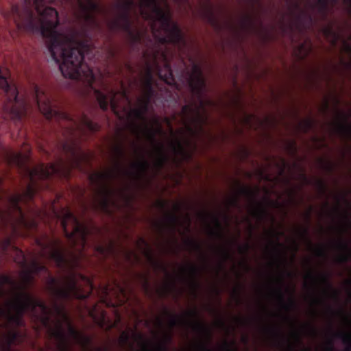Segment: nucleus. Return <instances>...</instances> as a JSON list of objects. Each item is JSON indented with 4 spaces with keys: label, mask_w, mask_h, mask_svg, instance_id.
Listing matches in <instances>:
<instances>
[{
    "label": "nucleus",
    "mask_w": 351,
    "mask_h": 351,
    "mask_svg": "<svg viewBox=\"0 0 351 351\" xmlns=\"http://www.w3.org/2000/svg\"><path fill=\"white\" fill-rule=\"evenodd\" d=\"M334 247L339 251V254L335 257V261L344 262L350 258L351 252L346 243L338 241Z\"/></svg>",
    "instance_id": "33"
},
{
    "label": "nucleus",
    "mask_w": 351,
    "mask_h": 351,
    "mask_svg": "<svg viewBox=\"0 0 351 351\" xmlns=\"http://www.w3.org/2000/svg\"><path fill=\"white\" fill-rule=\"evenodd\" d=\"M33 195V189L28 186L27 192L23 195H13L9 199V209L6 214L0 211V223H10L14 227L32 228L36 223L22 210V205L30 199Z\"/></svg>",
    "instance_id": "13"
},
{
    "label": "nucleus",
    "mask_w": 351,
    "mask_h": 351,
    "mask_svg": "<svg viewBox=\"0 0 351 351\" xmlns=\"http://www.w3.org/2000/svg\"><path fill=\"white\" fill-rule=\"evenodd\" d=\"M314 328L311 324L306 322L300 326L298 330H293L289 335V341L298 342L301 335H313Z\"/></svg>",
    "instance_id": "30"
},
{
    "label": "nucleus",
    "mask_w": 351,
    "mask_h": 351,
    "mask_svg": "<svg viewBox=\"0 0 351 351\" xmlns=\"http://www.w3.org/2000/svg\"><path fill=\"white\" fill-rule=\"evenodd\" d=\"M290 151H291V152H293V149H292V147H290Z\"/></svg>",
    "instance_id": "57"
},
{
    "label": "nucleus",
    "mask_w": 351,
    "mask_h": 351,
    "mask_svg": "<svg viewBox=\"0 0 351 351\" xmlns=\"http://www.w3.org/2000/svg\"><path fill=\"white\" fill-rule=\"evenodd\" d=\"M83 62H80V56L74 57L73 61L62 60L59 67L62 75L65 78L75 80H86L91 84L93 80L91 71L89 69H83Z\"/></svg>",
    "instance_id": "19"
},
{
    "label": "nucleus",
    "mask_w": 351,
    "mask_h": 351,
    "mask_svg": "<svg viewBox=\"0 0 351 351\" xmlns=\"http://www.w3.org/2000/svg\"><path fill=\"white\" fill-rule=\"evenodd\" d=\"M351 228V217L350 214L346 213L341 219V221L337 225V229L339 232H344Z\"/></svg>",
    "instance_id": "39"
},
{
    "label": "nucleus",
    "mask_w": 351,
    "mask_h": 351,
    "mask_svg": "<svg viewBox=\"0 0 351 351\" xmlns=\"http://www.w3.org/2000/svg\"><path fill=\"white\" fill-rule=\"evenodd\" d=\"M338 102L339 99L337 95L335 93H330L324 99V101L319 107V111L324 112L330 105L335 108Z\"/></svg>",
    "instance_id": "37"
},
{
    "label": "nucleus",
    "mask_w": 351,
    "mask_h": 351,
    "mask_svg": "<svg viewBox=\"0 0 351 351\" xmlns=\"http://www.w3.org/2000/svg\"><path fill=\"white\" fill-rule=\"evenodd\" d=\"M312 125L311 120L307 119L302 121L298 125V130L302 132H306L308 130Z\"/></svg>",
    "instance_id": "46"
},
{
    "label": "nucleus",
    "mask_w": 351,
    "mask_h": 351,
    "mask_svg": "<svg viewBox=\"0 0 351 351\" xmlns=\"http://www.w3.org/2000/svg\"><path fill=\"white\" fill-rule=\"evenodd\" d=\"M44 311L47 315L40 318L41 322L45 326H49V331L51 336L58 341V347L60 350L64 349V331L68 330L69 335L78 343L85 345L88 343L87 337L82 336L75 331L71 326L70 322L62 308H53V312H49L51 308H40Z\"/></svg>",
    "instance_id": "9"
},
{
    "label": "nucleus",
    "mask_w": 351,
    "mask_h": 351,
    "mask_svg": "<svg viewBox=\"0 0 351 351\" xmlns=\"http://www.w3.org/2000/svg\"><path fill=\"white\" fill-rule=\"evenodd\" d=\"M75 158H80L82 160L86 159V156L84 154H82L81 152H77L75 153Z\"/></svg>",
    "instance_id": "54"
},
{
    "label": "nucleus",
    "mask_w": 351,
    "mask_h": 351,
    "mask_svg": "<svg viewBox=\"0 0 351 351\" xmlns=\"http://www.w3.org/2000/svg\"><path fill=\"white\" fill-rule=\"evenodd\" d=\"M180 206V203H174L171 213L166 214L163 219L153 223V226L158 234L156 245L162 252H169L172 250L176 243L173 237L176 230L182 235L189 231L190 219L188 215L181 217H176Z\"/></svg>",
    "instance_id": "8"
},
{
    "label": "nucleus",
    "mask_w": 351,
    "mask_h": 351,
    "mask_svg": "<svg viewBox=\"0 0 351 351\" xmlns=\"http://www.w3.org/2000/svg\"><path fill=\"white\" fill-rule=\"evenodd\" d=\"M24 308H0V351H9L8 346L14 343L16 335L12 329L22 324Z\"/></svg>",
    "instance_id": "15"
},
{
    "label": "nucleus",
    "mask_w": 351,
    "mask_h": 351,
    "mask_svg": "<svg viewBox=\"0 0 351 351\" xmlns=\"http://www.w3.org/2000/svg\"><path fill=\"white\" fill-rule=\"evenodd\" d=\"M119 136L117 132L111 145L110 167L90 176L95 187V201L106 212L128 205L132 198L130 189H117L112 183V179L119 176L123 169V145Z\"/></svg>",
    "instance_id": "5"
},
{
    "label": "nucleus",
    "mask_w": 351,
    "mask_h": 351,
    "mask_svg": "<svg viewBox=\"0 0 351 351\" xmlns=\"http://www.w3.org/2000/svg\"><path fill=\"white\" fill-rule=\"evenodd\" d=\"M48 287L60 298L74 297L83 299L86 298L92 290L90 280L80 275H71L60 282L51 280Z\"/></svg>",
    "instance_id": "12"
},
{
    "label": "nucleus",
    "mask_w": 351,
    "mask_h": 351,
    "mask_svg": "<svg viewBox=\"0 0 351 351\" xmlns=\"http://www.w3.org/2000/svg\"><path fill=\"white\" fill-rule=\"evenodd\" d=\"M250 246L249 242L245 243L244 245L239 246V252L241 254H243L250 249Z\"/></svg>",
    "instance_id": "51"
},
{
    "label": "nucleus",
    "mask_w": 351,
    "mask_h": 351,
    "mask_svg": "<svg viewBox=\"0 0 351 351\" xmlns=\"http://www.w3.org/2000/svg\"><path fill=\"white\" fill-rule=\"evenodd\" d=\"M60 220L61 226L65 236L75 247V252H80L84 247L88 230L80 223L73 214L67 209L63 208L56 214Z\"/></svg>",
    "instance_id": "16"
},
{
    "label": "nucleus",
    "mask_w": 351,
    "mask_h": 351,
    "mask_svg": "<svg viewBox=\"0 0 351 351\" xmlns=\"http://www.w3.org/2000/svg\"><path fill=\"white\" fill-rule=\"evenodd\" d=\"M14 252L16 253L14 256V261L21 267L30 265L32 258H34L36 261H38V258L34 254H30L27 258H26L22 251L14 249Z\"/></svg>",
    "instance_id": "35"
},
{
    "label": "nucleus",
    "mask_w": 351,
    "mask_h": 351,
    "mask_svg": "<svg viewBox=\"0 0 351 351\" xmlns=\"http://www.w3.org/2000/svg\"><path fill=\"white\" fill-rule=\"evenodd\" d=\"M25 102L23 96H19L16 86L9 90V95L3 105V112L10 119H18L23 117L26 112Z\"/></svg>",
    "instance_id": "20"
},
{
    "label": "nucleus",
    "mask_w": 351,
    "mask_h": 351,
    "mask_svg": "<svg viewBox=\"0 0 351 351\" xmlns=\"http://www.w3.org/2000/svg\"><path fill=\"white\" fill-rule=\"evenodd\" d=\"M77 2L81 12L80 16L88 19L89 12L94 10L95 4L92 0H77Z\"/></svg>",
    "instance_id": "34"
},
{
    "label": "nucleus",
    "mask_w": 351,
    "mask_h": 351,
    "mask_svg": "<svg viewBox=\"0 0 351 351\" xmlns=\"http://www.w3.org/2000/svg\"><path fill=\"white\" fill-rule=\"evenodd\" d=\"M3 157L9 163H14L18 165H22L27 159V156H23L19 153H14L8 150L4 151Z\"/></svg>",
    "instance_id": "36"
},
{
    "label": "nucleus",
    "mask_w": 351,
    "mask_h": 351,
    "mask_svg": "<svg viewBox=\"0 0 351 351\" xmlns=\"http://www.w3.org/2000/svg\"><path fill=\"white\" fill-rule=\"evenodd\" d=\"M328 130L343 138L351 140V109L347 114L335 110V117L329 124Z\"/></svg>",
    "instance_id": "22"
},
{
    "label": "nucleus",
    "mask_w": 351,
    "mask_h": 351,
    "mask_svg": "<svg viewBox=\"0 0 351 351\" xmlns=\"http://www.w3.org/2000/svg\"><path fill=\"white\" fill-rule=\"evenodd\" d=\"M17 289L14 281L5 276L0 278V307H45L36 297Z\"/></svg>",
    "instance_id": "11"
},
{
    "label": "nucleus",
    "mask_w": 351,
    "mask_h": 351,
    "mask_svg": "<svg viewBox=\"0 0 351 351\" xmlns=\"http://www.w3.org/2000/svg\"><path fill=\"white\" fill-rule=\"evenodd\" d=\"M89 313H90V315H93V312L92 311L90 312Z\"/></svg>",
    "instance_id": "58"
},
{
    "label": "nucleus",
    "mask_w": 351,
    "mask_h": 351,
    "mask_svg": "<svg viewBox=\"0 0 351 351\" xmlns=\"http://www.w3.org/2000/svg\"><path fill=\"white\" fill-rule=\"evenodd\" d=\"M278 165V170L279 172V176H281V174L285 171L286 169V164L283 160H279Z\"/></svg>",
    "instance_id": "50"
},
{
    "label": "nucleus",
    "mask_w": 351,
    "mask_h": 351,
    "mask_svg": "<svg viewBox=\"0 0 351 351\" xmlns=\"http://www.w3.org/2000/svg\"><path fill=\"white\" fill-rule=\"evenodd\" d=\"M198 219L208 234L217 238H221L225 234L226 232L219 224L215 213H208L205 210H201L198 213Z\"/></svg>",
    "instance_id": "25"
},
{
    "label": "nucleus",
    "mask_w": 351,
    "mask_h": 351,
    "mask_svg": "<svg viewBox=\"0 0 351 351\" xmlns=\"http://www.w3.org/2000/svg\"><path fill=\"white\" fill-rule=\"evenodd\" d=\"M143 35V31H139L136 28H131L128 30V39L130 43H135L141 40Z\"/></svg>",
    "instance_id": "40"
},
{
    "label": "nucleus",
    "mask_w": 351,
    "mask_h": 351,
    "mask_svg": "<svg viewBox=\"0 0 351 351\" xmlns=\"http://www.w3.org/2000/svg\"><path fill=\"white\" fill-rule=\"evenodd\" d=\"M136 8L144 19L152 21V33L160 42L179 43L182 40L180 30L170 20V11L166 0H116L118 22H110L109 27L114 29L121 26L127 16L135 12Z\"/></svg>",
    "instance_id": "4"
},
{
    "label": "nucleus",
    "mask_w": 351,
    "mask_h": 351,
    "mask_svg": "<svg viewBox=\"0 0 351 351\" xmlns=\"http://www.w3.org/2000/svg\"><path fill=\"white\" fill-rule=\"evenodd\" d=\"M239 198V194L233 193L230 195L226 199V204L228 206L236 205Z\"/></svg>",
    "instance_id": "45"
},
{
    "label": "nucleus",
    "mask_w": 351,
    "mask_h": 351,
    "mask_svg": "<svg viewBox=\"0 0 351 351\" xmlns=\"http://www.w3.org/2000/svg\"><path fill=\"white\" fill-rule=\"evenodd\" d=\"M282 287V276L279 274L267 282L263 290V298L275 304L276 307H287L283 304Z\"/></svg>",
    "instance_id": "23"
},
{
    "label": "nucleus",
    "mask_w": 351,
    "mask_h": 351,
    "mask_svg": "<svg viewBox=\"0 0 351 351\" xmlns=\"http://www.w3.org/2000/svg\"><path fill=\"white\" fill-rule=\"evenodd\" d=\"M81 123L86 126L90 131L95 132L99 130L96 123H92L87 117H84L81 120Z\"/></svg>",
    "instance_id": "43"
},
{
    "label": "nucleus",
    "mask_w": 351,
    "mask_h": 351,
    "mask_svg": "<svg viewBox=\"0 0 351 351\" xmlns=\"http://www.w3.org/2000/svg\"><path fill=\"white\" fill-rule=\"evenodd\" d=\"M100 302L106 304L107 307H119L128 300L125 291L117 285H108L100 293Z\"/></svg>",
    "instance_id": "21"
},
{
    "label": "nucleus",
    "mask_w": 351,
    "mask_h": 351,
    "mask_svg": "<svg viewBox=\"0 0 351 351\" xmlns=\"http://www.w3.org/2000/svg\"><path fill=\"white\" fill-rule=\"evenodd\" d=\"M189 83L193 92H198L204 87V77L202 75L200 69L197 66L192 67Z\"/></svg>",
    "instance_id": "29"
},
{
    "label": "nucleus",
    "mask_w": 351,
    "mask_h": 351,
    "mask_svg": "<svg viewBox=\"0 0 351 351\" xmlns=\"http://www.w3.org/2000/svg\"><path fill=\"white\" fill-rule=\"evenodd\" d=\"M61 168L62 167L60 165L56 166L54 165H50L49 166H44L43 165H40L35 167L29 172V177L32 181L36 178H46L50 175L54 173L56 171L60 170Z\"/></svg>",
    "instance_id": "27"
},
{
    "label": "nucleus",
    "mask_w": 351,
    "mask_h": 351,
    "mask_svg": "<svg viewBox=\"0 0 351 351\" xmlns=\"http://www.w3.org/2000/svg\"><path fill=\"white\" fill-rule=\"evenodd\" d=\"M37 243L41 248V256L53 260L58 266L73 265V264L67 263V261L62 252V247L58 241L45 235L38 239Z\"/></svg>",
    "instance_id": "18"
},
{
    "label": "nucleus",
    "mask_w": 351,
    "mask_h": 351,
    "mask_svg": "<svg viewBox=\"0 0 351 351\" xmlns=\"http://www.w3.org/2000/svg\"><path fill=\"white\" fill-rule=\"evenodd\" d=\"M95 93L101 108L107 109L109 99L114 113L119 119H125V127L137 138L149 141L150 145L145 154L156 170L173 158L178 160L186 159L194 151V134L199 131L202 124L206 120L202 101L198 106L193 104L183 108L182 113L178 117L184 128H180L174 134L172 132L171 122L166 119L167 125L170 129L169 136H167L162 132L157 120L147 121L144 118L145 108L131 110L130 102L124 93H111L108 98L99 91L96 90Z\"/></svg>",
    "instance_id": "1"
},
{
    "label": "nucleus",
    "mask_w": 351,
    "mask_h": 351,
    "mask_svg": "<svg viewBox=\"0 0 351 351\" xmlns=\"http://www.w3.org/2000/svg\"><path fill=\"white\" fill-rule=\"evenodd\" d=\"M264 179L263 190L257 187L244 186L240 188L239 194L245 195L248 200L247 210L249 216L244 223L247 226L249 239L253 235L255 228L274 225V217L270 213L271 208H280L285 214V206L298 204V188H292L287 182H280L279 176L273 178L267 176Z\"/></svg>",
    "instance_id": "2"
},
{
    "label": "nucleus",
    "mask_w": 351,
    "mask_h": 351,
    "mask_svg": "<svg viewBox=\"0 0 351 351\" xmlns=\"http://www.w3.org/2000/svg\"><path fill=\"white\" fill-rule=\"evenodd\" d=\"M241 123L243 125L256 129L259 125H270L271 121L270 118H266L264 121H261L257 117L251 114H244L241 119Z\"/></svg>",
    "instance_id": "31"
},
{
    "label": "nucleus",
    "mask_w": 351,
    "mask_h": 351,
    "mask_svg": "<svg viewBox=\"0 0 351 351\" xmlns=\"http://www.w3.org/2000/svg\"><path fill=\"white\" fill-rule=\"evenodd\" d=\"M156 206L157 207H160L161 208H164L167 206V202L165 201H163V200H158V201H157L156 202Z\"/></svg>",
    "instance_id": "53"
},
{
    "label": "nucleus",
    "mask_w": 351,
    "mask_h": 351,
    "mask_svg": "<svg viewBox=\"0 0 351 351\" xmlns=\"http://www.w3.org/2000/svg\"><path fill=\"white\" fill-rule=\"evenodd\" d=\"M311 49V43L308 40H305L302 45L294 49V56L300 59L305 58Z\"/></svg>",
    "instance_id": "38"
},
{
    "label": "nucleus",
    "mask_w": 351,
    "mask_h": 351,
    "mask_svg": "<svg viewBox=\"0 0 351 351\" xmlns=\"http://www.w3.org/2000/svg\"><path fill=\"white\" fill-rule=\"evenodd\" d=\"M350 12H351V3H350Z\"/></svg>",
    "instance_id": "59"
},
{
    "label": "nucleus",
    "mask_w": 351,
    "mask_h": 351,
    "mask_svg": "<svg viewBox=\"0 0 351 351\" xmlns=\"http://www.w3.org/2000/svg\"><path fill=\"white\" fill-rule=\"evenodd\" d=\"M169 53L162 49H151L145 51L144 58L147 64V73L143 83L146 89L149 88L151 73L154 71H157L160 78L167 84H174V79L169 66Z\"/></svg>",
    "instance_id": "14"
},
{
    "label": "nucleus",
    "mask_w": 351,
    "mask_h": 351,
    "mask_svg": "<svg viewBox=\"0 0 351 351\" xmlns=\"http://www.w3.org/2000/svg\"><path fill=\"white\" fill-rule=\"evenodd\" d=\"M6 70L1 71L0 69V88L2 89L6 95H9V90L12 86H15L14 84L9 85L5 78Z\"/></svg>",
    "instance_id": "41"
},
{
    "label": "nucleus",
    "mask_w": 351,
    "mask_h": 351,
    "mask_svg": "<svg viewBox=\"0 0 351 351\" xmlns=\"http://www.w3.org/2000/svg\"><path fill=\"white\" fill-rule=\"evenodd\" d=\"M36 97L40 112L47 119L56 116V111L51 108L48 100L45 97L42 91L36 90Z\"/></svg>",
    "instance_id": "28"
},
{
    "label": "nucleus",
    "mask_w": 351,
    "mask_h": 351,
    "mask_svg": "<svg viewBox=\"0 0 351 351\" xmlns=\"http://www.w3.org/2000/svg\"><path fill=\"white\" fill-rule=\"evenodd\" d=\"M317 165L324 169L330 170L332 169V164L326 159H319L317 161Z\"/></svg>",
    "instance_id": "47"
},
{
    "label": "nucleus",
    "mask_w": 351,
    "mask_h": 351,
    "mask_svg": "<svg viewBox=\"0 0 351 351\" xmlns=\"http://www.w3.org/2000/svg\"><path fill=\"white\" fill-rule=\"evenodd\" d=\"M130 178L140 187L144 186L151 178L149 166L144 158H138L130 166Z\"/></svg>",
    "instance_id": "24"
},
{
    "label": "nucleus",
    "mask_w": 351,
    "mask_h": 351,
    "mask_svg": "<svg viewBox=\"0 0 351 351\" xmlns=\"http://www.w3.org/2000/svg\"><path fill=\"white\" fill-rule=\"evenodd\" d=\"M304 298L311 305L319 304L326 298H337L338 291L327 281L325 274L308 271L304 276Z\"/></svg>",
    "instance_id": "10"
},
{
    "label": "nucleus",
    "mask_w": 351,
    "mask_h": 351,
    "mask_svg": "<svg viewBox=\"0 0 351 351\" xmlns=\"http://www.w3.org/2000/svg\"><path fill=\"white\" fill-rule=\"evenodd\" d=\"M343 322L346 326L349 327L350 330L347 335H344L343 341L346 343H351V320L349 318L346 317L343 319Z\"/></svg>",
    "instance_id": "44"
},
{
    "label": "nucleus",
    "mask_w": 351,
    "mask_h": 351,
    "mask_svg": "<svg viewBox=\"0 0 351 351\" xmlns=\"http://www.w3.org/2000/svg\"><path fill=\"white\" fill-rule=\"evenodd\" d=\"M174 326H186L205 335H209V327L196 315L195 308L181 315H173L164 312L154 321V341L145 339L140 334L128 330L119 337L121 346L129 344L130 351H164L165 343L168 341Z\"/></svg>",
    "instance_id": "3"
},
{
    "label": "nucleus",
    "mask_w": 351,
    "mask_h": 351,
    "mask_svg": "<svg viewBox=\"0 0 351 351\" xmlns=\"http://www.w3.org/2000/svg\"><path fill=\"white\" fill-rule=\"evenodd\" d=\"M50 51L52 56L61 60H67L73 61L74 57L80 56V62L84 60V51L82 45L77 42L73 41L63 34H60L51 41Z\"/></svg>",
    "instance_id": "17"
},
{
    "label": "nucleus",
    "mask_w": 351,
    "mask_h": 351,
    "mask_svg": "<svg viewBox=\"0 0 351 351\" xmlns=\"http://www.w3.org/2000/svg\"><path fill=\"white\" fill-rule=\"evenodd\" d=\"M341 64L346 69L351 66V38L343 43L341 50Z\"/></svg>",
    "instance_id": "32"
},
{
    "label": "nucleus",
    "mask_w": 351,
    "mask_h": 351,
    "mask_svg": "<svg viewBox=\"0 0 351 351\" xmlns=\"http://www.w3.org/2000/svg\"><path fill=\"white\" fill-rule=\"evenodd\" d=\"M283 232L274 227L265 230L262 237L264 244L263 253L269 260V265L278 269L285 268L293 262L299 243H304L307 249L317 256H326L329 246L323 244H313L307 237L305 230L297 232L294 237L287 238L285 243H279Z\"/></svg>",
    "instance_id": "7"
},
{
    "label": "nucleus",
    "mask_w": 351,
    "mask_h": 351,
    "mask_svg": "<svg viewBox=\"0 0 351 351\" xmlns=\"http://www.w3.org/2000/svg\"><path fill=\"white\" fill-rule=\"evenodd\" d=\"M10 245L9 239H5L3 242L0 243V250L3 252L5 248Z\"/></svg>",
    "instance_id": "52"
},
{
    "label": "nucleus",
    "mask_w": 351,
    "mask_h": 351,
    "mask_svg": "<svg viewBox=\"0 0 351 351\" xmlns=\"http://www.w3.org/2000/svg\"><path fill=\"white\" fill-rule=\"evenodd\" d=\"M226 97L228 99L231 101L232 104L237 102V99L239 97V93L237 89H234L226 94Z\"/></svg>",
    "instance_id": "48"
},
{
    "label": "nucleus",
    "mask_w": 351,
    "mask_h": 351,
    "mask_svg": "<svg viewBox=\"0 0 351 351\" xmlns=\"http://www.w3.org/2000/svg\"><path fill=\"white\" fill-rule=\"evenodd\" d=\"M40 263L34 258L31 259V265L22 267V271L19 276V287L25 288L30 284L34 278V274L40 269H44V266L40 265Z\"/></svg>",
    "instance_id": "26"
},
{
    "label": "nucleus",
    "mask_w": 351,
    "mask_h": 351,
    "mask_svg": "<svg viewBox=\"0 0 351 351\" xmlns=\"http://www.w3.org/2000/svg\"><path fill=\"white\" fill-rule=\"evenodd\" d=\"M97 251H99V252H104V248H103V247H97Z\"/></svg>",
    "instance_id": "56"
},
{
    "label": "nucleus",
    "mask_w": 351,
    "mask_h": 351,
    "mask_svg": "<svg viewBox=\"0 0 351 351\" xmlns=\"http://www.w3.org/2000/svg\"><path fill=\"white\" fill-rule=\"evenodd\" d=\"M324 34L328 41L334 45L338 38L337 36L332 32L330 27H328L323 30Z\"/></svg>",
    "instance_id": "42"
},
{
    "label": "nucleus",
    "mask_w": 351,
    "mask_h": 351,
    "mask_svg": "<svg viewBox=\"0 0 351 351\" xmlns=\"http://www.w3.org/2000/svg\"><path fill=\"white\" fill-rule=\"evenodd\" d=\"M293 290H294V287L292 285L289 286L288 289H287L289 298L292 296Z\"/></svg>",
    "instance_id": "55"
},
{
    "label": "nucleus",
    "mask_w": 351,
    "mask_h": 351,
    "mask_svg": "<svg viewBox=\"0 0 351 351\" xmlns=\"http://www.w3.org/2000/svg\"><path fill=\"white\" fill-rule=\"evenodd\" d=\"M126 258L129 261L132 263L138 261L139 259L138 254L134 252H128L126 254Z\"/></svg>",
    "instance_id": "49"
},
{
    "label": "nucleus",
    "mask_w": 351,
    "mask_h": 351,
    "mask_svg": "<svg viewBox=\"0 0 351 351\" xmlns=\"http://www.w3.org/2000/svg\"><path fill=\"white\" fill-rule=\"evenodd\" d=\"M136 247L155 269L160 268L165 272L163 280L156 287L160 295L171 294L176 296L186 292L195 296L198 289L195 265L187 262L178 266H166L160 261L155 259L154 252L141 239L136 242Z\"/></svg>",
    "instance_id": "6"
}]
</instances>
